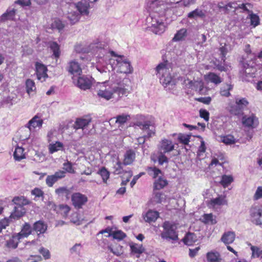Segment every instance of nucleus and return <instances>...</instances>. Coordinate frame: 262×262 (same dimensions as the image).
Wrapping results in <instances>:
<instances>
[{"label": "nucleus", "mask_w": 262, "mask_h": 262, "mask_svg": "<svg viewBox=\"0 0 262 262\" xmlns=\"http://www.w3.org/2000/svg\"><path fill=\"white\" fill-rule=\"evenodd\" d=\"M92 122V118L90 117L78 118L73 125L74 129L77 130L78 129H83L88 126Z\"/></svg>", "instance_id": "nucleus-14"}, {"label": "nucleus", "mask_w": 262, "mask_h": 262, "mask_svg": "<svg viewBox=\"0 0 262 262\" xmlns=\"http://www.w3.org/2000/svg\"><path fill=\"white\" fill-rule=\"evenodd\" d=\"M154 199L157 203H162L164 200V194L159 192H155Z\"/></svg>", "instance_id": "nucleus-61"}, {"label": "nucleus", "mask_w": 262, "mask_h": 262, "mask_svg": "<svg viewBox=\"0 0 262 262\" xmlns=\"http://www.w3.org/2000/svg\"><path fill=\"white\" fill-rule=\"evenodd\" d=\"M254 200H258L262 198V186H258L253 195Z\"/></svg>", "instance_id": "nucleus-63"}, {"label": "nucleus", "mask_w": 262, "mask_h": 262, "mask_svg": "<svg viewBox=\"0 0 262 262\" xmlns=\"http://www.w3.org/2000/svg\"><path fill=\"white\" fill-rule=\"evenodd\" d=\"M75 85L82 90H87L90 89L92 85V78L87 75H78V77H75V81H73Z\"/></svg>", "instance_id": "nucleus-6"}, {"label": "nucleus", "mask_w": 262, "mask_h": 262, "mask_svg": "<svg viewBox=\"0 0 262 262\" xmlns=\"http://www.w3.org/2000/svg\"><path fill=\"white\" fill-rule=\"evenodd\" d=\"M228 109L231 114L234 115H241L243 112L235 102L234 103H230Z\"/></svg>", "instance_id": "nucleus-35"}, {"label": "nucleus", "mask_w": 262, "mask_h": 262, "mask_svg": "<svg viewBox=\"0 0 262 262\" xmlns=\"http://www.w3.org/2000/svg\"><path fill=\"white\" fill-rule=\"evenodd\" d=\"M235 102L236 103L237 105L241 107V110L243 112L244 109L247 107V106L249 104L248 101L247 100V99L245 98H236L235 100Z\"/></svg>", "instance_id": "nucleus-45"}, {"label": "nucleus", "mask_w": 262, "mask_h": 262, "mask_svg": "<svg viewBox=\"0 0 262 262\" xmlns=\"http://www.w3.org/2000/svg\"><path fill=\"white\" fill-rule=\"evenodd\" d=\"M51 27L53 29H57L60 32L64 28V25L60 19L55 18L51 24Z\"/></svg>", "instance_id": "nucleus-43"}, {"label": "nucleus", "mask_w": 262, "mask_h": 262, "mask_svg": "<svg viewBox=\"0 0 262 262\" xmlns=\"http://www.w3.org/2000/svg\"><path fill=\"white\" fill-rule=\"evenodd\" d=\"M9 220L7 218H4L0 220V233L2 231L3 229L9 226Z\"/></svg>", "instance_id": "nucleus-62"}, {"label": "nucleus", "mask_w": 262, "mask_h": 262, "mask_svg": "<svg viewBox=\"0 0 262 262\" xmlns=\"http://www.w3.org/2000/svg\"><path fill=\"white\" fill-rule=\"evenodd\" d=\"M14 159L18 161L26 158L24 149L22 147L17 146L13 154Z\"/></svg>", "instance_id": "nucleus-28"}, {"label": "nucleus", "mask_w": 262, "mask_h": 262, "mask_svg": "<svg viewBox=\"0 0 262 262\" xmlns=\"http://www.w3.org/2000/svg\"><path fill=\"white\" fill-rule=\"evenodd\" d=\"M190 135L180 134L178 135V139L180 143L187 145L190 141Z\"/></svg>", "instance_id": "nucleus-52"}, {"label": "nucleus", "mask_w": 262, "mask_h": 262, "mask_svg": "<svg viewBox=\"0 0 262 262\" xmlns=\"http://www.w3.org/2000/svg\"><path fill=\"white\" fill-rule=\"evenodd\" d=\"M203 219L204 220V222L206 224H211L213 225L216 223L215 219L213 218V215L211 213L204 214Z\"/></svg>", "instance_id": "nucleus-55"}, {"label": "nucleus", "mask_w": 262, "mask_h": 262, "mask_svg": "<svg viewBox=\"0 0 262 262\" xmlns=\"http://www.w3.org/2000/svg\"><path fill=\"white\" fill-rule=\"evenodd\" d=\"M98 173L100 174L103 180V182L106 183L107 180L110 178V172L106 169L105 167H102L98 171Z\"/></svg>", "instance_id": "nucleus-42"}, {"label": "nucleus", "mask_w": 262, "mask_h": 262, "mask_svg": "<svg viewBox=\"0 0 262 262\" xmlns=\"http://www.w3.org/2000/svg\"><path fill=\"white\" fill-rule=\"evenodd\" d=\"M249 14L248 18L250 19V25L253 26V28L256 27L260 24V19L259 16L253 13L252 11H248Z\"/></svg>", "instance_id": "nucleus-33"}, {"label": "nucleus", "mask_w": 262, "mask_h": 262, "mask_svg": "<svg viewBox=\"0 0 262 262\" xmlns=\"http://www.w3.org/2000/svg\"><path fill=\"white\" fill-rule=\"evenodd\" d=\"M205 78L215 84H219L222 82V78L219 75L212 72L205 75Z\"/></svg>", "instance_id": "nucleus-29"}, {"label": "nucleus", "mask_w": 262, "mask_h": 262, "mask_svg": "<svg viewBox=\"0 0 262 262\" xmlns=\"http://www.w3.org/2000/svg\"><path fill=\"white\" fill-rule=\"evenodd\" d=\"M71 24H74L78 22L80 19V15L76 12H70L68 16Z\"/></svg>", "instance_id": "nucleus-44"}, {"label": "nucleus", "mask_w": 262, "mask_h": 262, "mask_svg": "<svg viewBox=\"0 0 262 262\" xmlns=\"http://www.w3.org/2000/svg\"><path fill=\"white\" fill-rule=\"evenodd\" d=\"M35 72L38 80L43 82L48 77L47 68L43 64L36 62L35 63Z\"/></svg>", "instance_id": "nucleus-12"}, {"label": "nucleus", "mask_w": 262, "mask_h": 262, "mask_svg": "<svg viewBox=\"0 0 262 262\" xmlns=\"http://www.w3.org/2000/svg\"><path fill=\"white\" fill-rule=\"evenodd\" d=\"M76 7L80 14L86 15L89 14L90 4L86 1H82L78 2L76 5Z\"/></svg>", "instance_id": "nucleus-20"}, {"label": "nucleus", "mask_w": 262, "mask_h": 262, "mask_svg": "<svg viewBox=\"0 0 262 262\" xmlns=\"http://www.w3.org/2000/svg\"><path fill=\"white\" fill-rule=\"evenodd\" d=\"M130 251L132 253L137 254V257H139L140 254L144 251V248L142 245H138L136 243H131L129 244Z\"/></svg>", "instance_id": "nucleus-27"}, {"label": "nucleus", "mask_w": 262, "mask_h": 262, "mask_svg": "<svg viewBox=\"0 0 262 262\" xmlns=\"http://www.w3.org/2000/svg\"><path fill=\"white\" fill-rule=\"evenodd\" d=\"M32 229L31 225L28 223H25L23 225L20 232L16 234L17 239H21L27 237L32 233Z\"/></svg>", "instance_id": "nucleus-17"}, {"label": "nucleus", "mask_w": 262, "mask_h": 262, "mask_svg": "<svg viewBox=\"0 0 262 262\" xmlns=\"http://www.w3.org/2000/svg\"><path fill=\"white\" fill-rule=\"evenodd\" d=\"M123 163H122L120 161L117 162L116 165L114 167V173L121 174L123 171Z\"/></svg>", "instance_id": "nucleus-59"}, {"label": "nucleus", "mask_w": 262, "mask_h": 262, "mask_svg": "<svg viewBox=\"0 0 262 262\" xmlns=\"http://www.w3.org/2000/svg\"><path fill=\"white\" fill-rule=\"evenodd\" d=\"M66 177V172L59 170L55 172L54 174L49 175L46 179V184L48 187H51L59 180L64 178Z\"/></svg>", "instance_id": "nucleus-11"}, {"label": "nucleus", "mask_w": 262, "mask_h": 262, "mask_svg": "<svg viewBox=\"0 0 262 262\" xmlns=\"http://www.w3.org/2000/svg\"><path fill=\"white\" fill-rule=\"evenodd\" d=\"M186 32L187 31L185 29H182L180 30L175 34L173 40L174 41H179L182 40L186 35Z\"/></svg>", "instance_id": "nucleus-51"}, {"label": "nucleus", "mask_w": 262, "mask_h": 262, "mask_svg": "<svg viewBox=\"0 0 262 262\" xmlns=\"http://www.w3.org/2000/svg\"><path fill=\"white\" fill-rule=\"evenodd\" d=\"M163 227L164 230L161 233L162 238L168 241L178 240V234L176 231L177 225L176 223L166 221L163 223Z\"/></svg>", "instance_id": "nucleus-2"}, {"label": "nucleus", "mask_w": 262, "mask_h": 262, "mask_svg": "<svg viewBox=\"0 0 262 262\" xmlns=\"http://www.w3.org/2000/svg\"><path fill=\"white\" fill-rule=\"evenodd\" d=\"M243 124L249 128H256L258 124V119L254 114L245 115L242 118Z\"/></svg>", "instance_id": "nucleus-10"}, {"label": "nucleus", "mask_w": 262, "mask_h": 262, "mask_svg": "<svg viewBox=\"0 0 262 262\" xmlns=\"http://www.w3.org/2000/svg\"><path fill=\"white\" fill-rule=\"evenodd\" d=\"M233 181V178L230 176L223 175L220 182L224 187H226L229 185Z\"/></svg>", "instance_id": "nucleus-47"}, {"label": "nucleus", "mask_w": 262, "mask_h": 262, "mask_svg": "<svg viewBox=\"0 0 262 262\" xmlns=\"http://www.w3.org/2000/svg\"><path fill=\"white\" fill-rule=\"evenodd\" d=\"M31 194L37 198L43 197L44 195L43 191L41 189L37 187L31 191Z\"/></svg>", "instance_id": "nucleus-60"}, {"label": "nucleus", "mask_w": 262, "mask_h": 262, "mask_svg": "<svg viewBox=\"0 0 262 262\" xmlns=\"http://www.w3.org/2000/svg\"><path fill=\"white\" fill-rule=\"evenodd\" d=\"M232 89L231 85L226 84L223 86L220 91V94L223 96L228 97L230 95L229 91Z\"/></svg>", "instance_id": "nucleus-50"}, {"label": "nucleus", "mask_w": 262, "mask_h": 262, "mask_svg": "<svg viewBox=\"0 0 262 262\" xmlns=\"http://www.w3.org/2000/svg\"><path fill=\"white\" fill-rule=\"evenodd\" d=\"M55 192L58 196H64L66 200H69L72 195L70 189L64 186L59 187L56 188L55 190Z\"/></svg>", "instance_id": "nucleus-19"}, {"label": "nucleus", "mask_w": 262, "mask_h": 262, "mask_svg": "<svg viewBox=\"0 0 262 262\" xmlns=\"http://www.w3.org/2000/svg\"><path fill=\"white\" fill-rule=\"evenodd\" d=\"M108 249L111 252L117 256H120L122 254V246L120 245L116 246L115 248H113L111 246H108Z\"/></svg>", "instance_id": "nucleus-56"}, {"label": "nucleus", "mask_w": 262, "mask_h": 262, "mask_svg": "<svg viewBox=\"0 0 262 262\" xmlns=\"http://www.w3.org/2000/svg\"><path fill=\"white\" fill-rule=\"evenodd\" d=\"M111 236H112L114 239L121 241L126 237V235L121 230H117L113 231L111 234Z\"/></svg>", "instance_id": "nucleus-49"}, {"label": "nucleus", "mask_w": 262, "mask_h": 262, "mask_svg": "<svg viewBox=\"0 0 262 262\" xmlns=\"http://www.w3.org/2000/svg\"><path fill=\"white\" fill-rule=\"evenodd\" d=\"M235 234L234 232L232 231H227L225 232L222 237L221 240L226 245H229L232 243L235 240Z\"/></svg>", "instance_id": "nucleus-22"}, {"label": "nucleus", "mask_w": 262, "mask_h": 262, "mask_svg": "<svg viewBox=\"0 0 262 262\" xmlns=\"http://www.w3.org/2000/svg\"><path fill=\"white\" fill-rule=\"evenodd\" d=\"M168 184L167 181L164 179L163 177H159L155 179L154 182V188L156 190H160L163 188Z\"/></svg>", "instance_id": "nucleus-31"}, {"label": "nucleus", "mask_w": 262, "mask_h": 262, "mask_svg": "<svg viewBox=\"0 0 262 262\" xmlns=\"http://www.w3.org/2000/svg\"><path fill=\"white\" fill-rule=\"evenodd\" d=\"M12 202L16 205H18L19 207L22 208L24 205L28 204V201L24 196H15Z\"/></svg>", "instance_id": "nucleus-38"}, {"label": "nucleus", "mask_w": 262, "mask_h": 262, "mask_svg": "<svg viewBox=\"0 0 262 262\" xmlns=\"http://www.w3.org/2000/svg\"><path fill=\"white\" fill-rule=\"evenodd\" d=\"M171 70V63L167 61L160 64L157 67V71L160 75V82L163 85H167L172 81V77L170 73Z\"/></svg>", "instance_id": "nucleus-1"}, {"label": "nucleus", "mask_w": 262, "mask_h": 262, "mask_svg": "<svg viewBox=\"0 0 262 262\" xmlns=\"http://www.w3.org/2000/svg\"><path fill=\"white\" fill-rule=\"evenodd\" d=\"M116 123L118 124L120 126L124 124L127 121H128L130 117L129 115L122 114L117 116L116 117Z\"/></svg>", "instance_id": "nucleus-37"}, {"label": "nucleus", "mask_w": 262, "mask_h": 262, "mask_svg": "<svg viewBox=\"0 0 262 262\" xmlns=\"http://www.w3.org/2000/svg\"><path fill=\"white\" fill-rule=\"evenodd\" d=\"M158 217V212L156 211L148 210V222H155Z\"/></svg>", "instance_id": "nucleus-57"}, {"label": "nucleus", "mask_w": 262, "mask_h": 262, "mask_svg": "<svg viewBox=\"0 0 262 262\" xmlns=\"http://www.w3.org/2000/svg\"><path fill=\"white\" fill-rule=\"evenodd\" d=\"M33 230L38 234L43 233L47 229V226L41 221L35 222L33 225Z\"/></svg>", "instance_id": "nucleus-24"}, {"label": "nucleus", "mask_w": 262, "mask_h": 262, "mask_svg": "<svg viewBox=\"0 0 262 262\" xmlns=\"http://www.w3.org/2000/svg\"><path fill=\"white\" fill-rule=\"evenodd\" d=\"M72 205L76 209L82 208L88 201L87 196L80 192H74L71 196Z\"/></svg>", "instance_id": "nucleus-5"}, {"label": "nucleus", "mask_w": 262, "mask_h": 262, "mask_svg": "<svg viewBox=\"0 0 262 262\" xmlns=\"http://www.w3.org/2000/svg\"><path fill=\"white\" fill-rule=\"evenodd\" d=\"M107 82H104L100 85V88L97 92V95L99 97L103 98L106 100H110L113 98L114 92V87L106 85Z\"/></svg>", "instance_id": "nucleus-7"}, {"label": "nucleus", "mask_w": 262, "mask_h": 262, "mask_svg": "<svg viewBox=\"0 0 262 262\" xmlns=\"http://www.w3.org/2000/svg\"><path fill=\"white\" fill-rule=\"evenodd\" d=\"M16 14V10L13 9L10 10H7L1 16L2 20H5L7 19L13 20Z\"/></svg>", "instance_id": "nucleus-40"}, {"label": "nucleus", "mask_w": 262, "mask_h": 262, "mask_svg": "<svg viewBox=\"0 0 262 262\" xmlns=\"http://www.w3.org/2000/svg\"><path fill=\"white\" fill-rule=\"evenodd\" d=\"M63 168L64 170H63L64 171L67 172H69L70 173H75V171L73 166V164L70 161L67 160V162H64L63 164Z\"/></svg>", "instance_id": "nucleus-48"}, {"label": "nucleus", "mask_w": 262, "mask_h": 262, "mask_svg": "<svg viewBox=\"0 0 262 262\" xmlns=\"http://www.w3.org/2000/svg\"><path fill=\"white\" fill-rule=\"evenodd\" d=\"M204 15L203 11L199 9H196L194 11L189 12L188 14V17L190 18H194L196 17H202Z\"/></svg>", "instance_id": "nucleus-53"}, {"label": "nucleus", "mask_w": 262, "mask_h": 262, "mask_svg": "<svg viewBox=\"0 0 262 262\" xmlns=\"http://www.w3.org/2000/svg\"><path fill=\"white\" fill-rule=\"evenodd\" d=\"M63 148V143L59 141H56L55 143L50 144L48 147L50 154H53L60 150H62Z\"/></svg>", "instance_id": "nucleus-32"}, {"label": "nucleus", "mask_w": 262, "mask_h": 262, "mask_svg": "<svg viewBox=\"0 0 262 262\" xmlns=\"http://www.w3.org/2000/svg\"><path fill=\"white\" fill-rule=\"evenodd\" d=\"M151 30L156 34H161L165 31V25L161 20L156 18H151Z\"/></svg>", "instance_id": "nucleus-13"}, {"label": "nucleus", "mask_w": 262, "mask_h": 262, "mask_svg": "<svg viewBox=\"0 0 262 262\" xmlns=\"http://www.w3.org/2000/svg\"><path fill=\"white\" fill-rule=\"evenodd\" d=\"M136 158L135 151L132 149H129L126 151L124 155L123 164L124 165H131Z\"/></svg>", "instance_id": "nucleus-15"}, {"label": "nucleus", "mask_w": 262, "mask_h": 262, "mask_svg": "<svg viewBox=\"0 0 262 262\" xmlns=\"http://www.w3.org/2000/svg\"><path fill=\"white\" fill-rule=\"evenodd\" d=\"M174 144L171 141L167 139H163L160 143V150L163 151V153L169 152L174 149Z\"/></svg>", "instance_id": "nucleus-18"}, {"label": "nucleus", "mask_w": 262, "mask_h": 262, "mask_svg": "<svg viewBox=\"0 0 262 262\" xmlns=\"http://www.w3.org/2000/svg\"><path fill=\"white\" fill-rule=\"evenodd\" d=\"M227 201L225 199L224 197L219 196L211 200L210 204L212 206L214 207L216 205L220 206L222 205L227 204Z\"/></svg>", "instance_id": "nucleus-39"}, {"label": "nucleus", "mask_w": 262, "mask_h": 262, "mask_svg": "<svg viewBox=\"0 0 262 262\" xmlns=\"http://www.w3.org/2000/svg\"><path fill=\"white\" fill-rule=\"evenodd\" d=\"M251 221L257 225L262 224V208L259 206H253L250 210Z\"/></svg>", "instance_id": "nucleus-9"}, {"label": "nucleus", "mask_w": 262, "mask_h": 262, "mask_svg": "<svg viewBox=\"0 0 262 262\" xmlns=\"http://www.w3.org/2000/svg\"><path fill=\"white\" fill-rule=\"evenodd\" d=\"M221 141L227 145L234 144L235 143V139L232 135H229L221 137Z\"/></svg>", "instance_id": "nucleus-54"}, {"label": "nucleus", "mask_w": 262, "mask_h": 262, "mask_svg": "<svg viewBox=\"0 0 262 262\" xmlns=\"http://www.w3.org/2000/svg\"><path fill=\"white\" fill-rule=\"evenodd\" d=\"M184 83L186 85H188V88L194 89L198 91V87H199V91L201 92L203 88V83L201 81L189 80V79L185 80Z\"/></svg>", "instance_id": "nucleus-23"}, {"label": "nucleus", "mask_w": 262, "mask_h": 262, "mask_svg": "<svg viewBox=\"0 0 262 262\" xmlns=\"http://www.w3.org/2000/svg\"><path fill=\"white\" fill-rule=\"evenodd\" d=\"M112 56L117 57L116 59L118 71L121 73L130 74L133 71V68L128 59L123 55H118L115 52L112 51Z\"/></svg>", "instance_id": "nucleus-3"}, {"label": "nucleus", "mask_w": 262, "mask_h": 262, "mask_svg": "<svg viewBox=\"0 0 262 262\" xmlns=\"http://www.w3.org/2000/svg\"><path fill=\"white\" fill-rule=\"evenodd\" d=\"M196 241L197 237L195 234L190 232L187 233L183 239L184 243L188 246L192 245Z\"/></svg>", "instance_id": "nucleus-30"}, {"label": "nucleus", "mask_w": 262, "mask_h": 262, "mask_svg": "<svg viewBox=\"0 0 262 262\" xmlns=\"http://www.w3.org/2000/svg\"><path fill=\"white\" fill-rule=\"evenodd\" d=\"M66 69L70 74L73 75L72 79L73 81H75V77L77 76L80 75L82 72L80 64L75 60L70 61Z\"/></svg>", "instance_id": "nucleus-8"}, {"label": "nucleus", "mask_w": 262, "mask_h": 262, "mask_svg": "<svg viewBox=\"0 0 262 262\" xmlns=\"http://www.w3.org/2000/svg\"><path fill=\"white\" fill-rule=\"evenodd\" d=\"M39 252L42 255L45 259H48L50 258V253L48 249L41 247L40 248Z\"/></svg>", "instance_id": "nucleus-64"}, {"label": "nucleus", "mask_w": 262, "mask_h": 262, "mask_svg": "<svg viewBox=\"0 0 262 262\" xmlns=\"http://www.w3.org/2000/svg\"><path fill=\"white\" fill-rule=\"evenodd\" d=\"M206 257L208 262H221V258L218 252L210 251L207 253Z\"/></svg>", "instance_id": "nucleus-25"}, {"label": "nucleus", "mask_w": 262, "mask_h": 262, "mask_svg": "<svg viewBox=\"0 0 262 262\" xmlns=\"http://www.w3.org/2000/svg\"><path fill=\"white\" fill-rule=\"evenodd\" d=\"M155 125V118L151 116L148 118V138L155 135L156 129Z\"/></svg>", "instance_id": "nucleus-34"}, {"label": "nucleus", "mask_w": 262, "mask_h": 262, "mask_svg": "<svg viewBox=\"0 0 262 262\" xmlns=\"http://www.w3.org/2000/svg\"><path fill=\"white\" fill-rule=\"evenodd\" d=\"M43 124V120L37 116L35 115L28 122V127L30 130L36 127L40 128Z\"/></svg>", "instance_id": "nucleus-21"}, {"label": "nucleus", "mask_w": 262, "mask_h": 262, "mask_svg": "<svg viewBox=\"0 0 262 262\" xmlns=\"http://www.w3.org/2000/svg\"><path fill=\"white\" fill-rule=\"evenodd\" d=\"M148 170H149V174L155 179H157L159 177H161H161H163L162 172L159 168L155 167H148Z\"/></svg>", "instance_id": "nucleus-41"}, {"label": "nucleus", "mask_w": 262, "mask_h": 262, "mask_svg": "<svg viewBox=\"0 0 262 262\" xmlns=\"http://www.w3.org/2000/svg\"><path fill=\"white\" fill-rule=\"evenodd\" d=\"M26 92L30 95L31 92L36 90L34 81L31 79H27L25 82Z\"/></svg>", "instance_id": "nucleus-36"}, {"label": "nucleus", "mask_w": 262, "mask_h": 262, "mask_svg": "<svg viewBox=\"0 0 262 262\" xmlns=\"http://www.w3.org/2000/svg\"><path fill=\"white\" fill-rule=\"evenodd\" d=\"M20 239H17V237H16V234L13 236L12 238L7 242V247L13 249L16 248L18 243L20 242Z\"/></svg>", "instance_id": "nucleus-46"}, {"label": "nucleus", "mask_w": 262, "mask_h": 262, "mask_svg": "<svg viewBox=\"0 0 262 262\" xmlns=\"http://www.w3.org/2000/svg\"><path fill=\"white\" fill-rule=\"evenodd\" d=\"M113 87L114 94H117L119 97L127 96L132 90L131 81L128 78L123 79Z\"/></svg>", "instance_id": "nucleus-4"}, {"label": "nucleus", "mask_w": 262, "mask_h": 262, "mask_svg": "<svg viewBox=\"0 0 262 262\" xmlns=\"http://www.w3.org/2000/svg\"><path fill=\"white\" fill-rule=\"evenodd\" d=\"M52 207L57 213L61 214L63 216H67L71 210V207L67 204L56 205L55 204H53Z\"/></svg>", "instance_id": "nucleus-16"}, {"label": "nucleus", "mask_w": 262, "mask_h": 262, "mask_svg": "<svg viewBox=\"0 0 262 262\" xmlns=\"http://www.w3.org/2000/svg\"><path fill=\"white\" fill-rule=\"evenodd\" d=\"M49 47L53 52V55L55 58H58L60 55L59 45L55 41H50L48 43Z\"/></svg>", "instance_id": "nucleus-26"}, {"label": "nucleus", "mask_w": 262, "mask_h": 262, "mask_svg": "<svg viewBox=\"0 0 262 262\" xmlns=\"http://www.w3.org/2000/svg\"><path fill=\"white\" fill-rule=\"evenodd\" d=\"M165 153L160 152L157 157L158 161L160 165H163L164 163H167L168 162V158L165 156Z\"/></svg>", "instance_id": "nucleus-58"}]
</instances>
